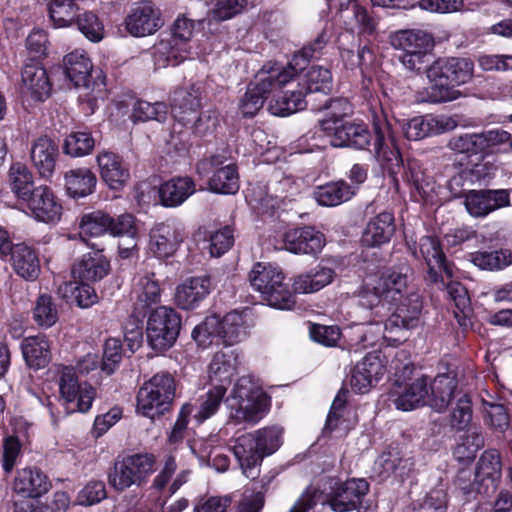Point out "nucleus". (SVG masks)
<instances>
[{"label": "nucleus", "mask_w": 512, "mask_h": 512, "mask_svg": "<svg viewBox=\"0 0 512 512\" xmlns=\"http://www.w3.org/2000/svg\"><path fill=\"white\" fill-rule=\"evenodd\" d=\"M336 276L334 267L328 262L321 261L313 269L299 274L294 278L293 288L296 293H315L331 284Z\"/></svg>", "instance_id": "obj_33"}, {"label": "nucleus", "mask_w": 512, "mask_h": 512, "mask_svg": "<svg viewBox=\"0 0 512 512\" xmlns=\"http://www.w3.org/2000/svg\"><path fill=\"white\" fill-rule=\"evenodd\" d=\"M373 127L375 132L374 150L377 157L383 161L398 163L400 152L394 128L383 111L380 115H374Z\"/></svg>", "instance_id": "obj_23"}, {"label": "nucleus", "mask_w": 512, "mask_h": 512, "mask_svg": "<svg viewBox=\"0 0 512 512\" xmlns=\"http://www.w3.org/2000/svg\"><path fill=\"white\" fill-rule=\"evenodd\" d=\"M131 299L134 312L138 315L145 313L150 306L160 302L161 288L153 274L138 279L132 289Z\"/></svg>", "instance_id": "obj_36"}, {"label": "nucleus", "mask_w": 512, "mask_h": 512, "mask_svg": "<svg viewBox=\"0 0 512 512\" xmlns=\"http://www.w3.org/2000/svg\"><path fill=\"white\" fill-rule=\"evenodd\" d=\"M51 488L48 476L38 468L25 467L17 471L13 482L14 491L27 498H39Z\"/></svg>", "instance_id": "obj_30"}, {"label": "nucleus", "mask_w": 512, "mask_h": 512, "mask_svg": "<svg viewBox=\"0 0 512 512\" xmlns=\"http://www.w3.org/2000/svg\"><path fill=\"white\" fill-rule=\"evenodd\" d=\"M306 93H327L332 87L330 70L321 66H312L305 75Z\"/></svg>", "instance_id": "obj_58"}, {"label": "nucleus", "mask_w": 512, "mask_h": 512, "mask_svg": "<svg viewBox=\"0 0 512 512\" xmlns=\"http://www.w3.org/2000/svg\"><path fill=\"white\" fill-rule=\"evenodd\" d=\"M33 319L42 328H50L58 321V309L50 295L42 294L37 298Z\"/></svg>", "instance_id": "obj_54"}, {"label": "nucleus", "mask_w": 512, "mask_h": 512, "mask_svg": "<svg viewBox=\"0 0 512 512\" xmlns=\"http://www.w3.org/2000/svg\"><path fill=\"white\" fill-rule=\"evenodd\" d=\"M419 252L428 266L429 277L433 282L439 281V275L443 272L447 278H452V267L446 262L439 241L430 236L420 239Z\"/></svg>", "instance_id": "obj_32"}, {"label": "nucleus", "mask_w": 512, "mask_h": 512, "mask_svg": "<svg viewBox=\"0 0 512 512\" xmlns=\"http://www.w3.org/2000/svg\"><path fill=\"white\" fill-rule=\"evenodd\" d=\"M194 31V22L185 16L178 17L172 28V39L160 41L154 47V63L157 68L176 66L190 57L186 42L191 39Z\"/></svg>", "instance_id": "obj_11"}, {"label": "nucleus", "mask_w": 512, "mask_h": 512, "mask_svg": "<svg viewBox=\"0 0 512 512\" xmlns=\"http://www.w3.org/2000/svg\"><path fill=\"white\" fill-rule=\"evenodd\" d=\"M410 269L406 266L390 268L379 275L367 276L359 291L362 306L372 308L381 301L397 302L406 293Z\"/></svg>", "instance_id": "obj_3"}, {"label": "nucleus", "mask_w": 512, "mask_h": 512, "mask_svg": "<svg viewBox=\"0 0 512 512\" xmlns=\"http://www.w3.org/2000/svg\"><path fill=\"white\" fill-rule=\"evenodd\" d=\"M284 248L294 254L317 255L326 244L323 233L311 226L290 229L283 235Z\"/></svg>", "instance_id": "obj_21"}, {"label": "nucleus", "mask_w": 512, "mask_h": 512, "mask_svg": "<svg viewBox=\"0 0 512 512\" xmlns=\"http://www.w3.org/2000/svg\"><path fill=\"white\" fill-rule=\"evenodd\" d=\"M246 5V0H218L208 13V20L225 21L239 14Z\"/></svg>", "instance_id": "obj_62"}, {"label": "nucleus", "mask_w": 512, "mask_h": 512, "mask_svg": "<svg viewBox=\"0 0 512 512\" xmlns=\"http://www.w3.org/2000/svg\"><path fill=\"white\" fill-rule=\"evenodd\" d=\"M239 366L238 353L234 349L216 352L209 365V378L211 381L225 384L227 387L237 374Z\"/></svg>", "instance_id": "obj_39"}, {"label": "nucleus", "mask_w": 512, "mask_h": 512, "mask_svg": "<svg viewBox=\"0 0 512 512\" xmlns=\"http://www.w3.org/2000/svg\"><path fill=\"white\" fill-rule=\"evenodd\" d=\"M479 133H464L451 137L448 141V148L455 153L467 156L484 152Z\"/></svg>", "instance_id": "obj_57"}, {"label": "nucleus", "mask_w": 512, "mask_h": 512, "mask_svg": "<svg viewBox=\"0 0 512 512\" xmlns=\"http://www.w3.org/2000/svg\"><path fill=\"white\" fill-rule=\"evenodd\" d=\"M429 396V382L424 376L396 381L391 390L393 404L402 411H411L428 404Z\"/></svg>", "instance_id": "obj_16"}, {"label": "nucleus", "mask_w": 512, "mask_h": 512, "mask_svg": "<svg viewBox=\"0 0 512 512\" xmlns=\"http://www.w3.org/2000/svg\"><path fill=\"white\" fill-rule=\"evenodd\" d=\"M227 386L225 384H215L208 388L199 399V407L194 418L202 423L214 416L220 409L222 403H225Z\"/></svg>", "instance_id": "obj_45"}, {"label": "nucleus", "mask_w": 512, "mask_h": 512, "mask_svg": "<svg viewBox=\"0 0 512 512\" xmlns=\"http://www.w3.org/2000/svg\"><path fill=\"white\" fill-rule=\"evenodd\" d=\"M64 178L67 193L73 198L90 195L97 183L96 176L88 168L71 169L65 173Z\"/></svg>", "instance_id": "obj_43"}, {"label": "nucleus", "mask_w": 512, "mask_h": 512, "mask_svg": "<svg viewBox=\"0 0 512 512\" xmlns=\"http://www.w3.org/2000/svg\"><path fill=\"white\" fill-rule=\"evenodd\" d=\"M184 239L181 228L172 223H160L150 233L149 248L158 258H168Z\"/></svg>", "instance_id": "obj_27"}, {"label": "nucleus", "mask_w": 512, "mask_h": 512, "mask_svg": "<svg viewBox=\"0 0 512 512\" xmlns=\"http://www.w3.org/2000/svg\"><path fill=\"white\" fill-rule=\"evenodd\" d=\"M248 314L246 312L231 311L220 319V338L227 346L243 341L248 334Z\"/></svg>", "instance_id": "obj_40"}, {"label": "nucleus", "mask_w": 512, "mask_h": 512, "mask_svg": "<svg viewBox=\"0 0 512 512\" xmlns=\"http://www.w3.org/2000/svg\"><path fill=\"white\" fill-rule=\"evenodd\" d=\"M472 263L482 270H502L512 264V252L501 249L471 254Z\"/></svg>", "instance_id": "obj_49"}, {"label": "nucleus", "mask_w": 512, "mask_h": 512, "mask_svg": "<svg viewBox=\"0 0 512 512\" xmlns=\"http://www.w3.org/2000/svg\"><path fill=\"white\" fill-rule=\"evenodd\" d=\"M22 355L31 368L45 367L50 360V346L45 335L25 338L21 343Z\"/></svg>", "instance_id": "obj_42"}, {"label": "nucleus", "mask_w": 512, "mask_h": 512, "mask_svg": "<svg viewBox=\"0 0 512 512\" xmlns=\"http://www.w3.org/2000/svg\"><path fill=\"white\" fill-rule=\"evenodd\" d=\"M9 183L18 199L24 200L32 192L33 175L23 163H14L9 169Z\"/></svg>", "instance_id": "obj_53"}, {"label": "nucleus", "mask_w": 512, "mask_h": 512, "mask_svg": "<svg viewBox=\"0 0 512 512\" xmlns=\"http://www.w3.org/2000/svg\"><path fill=\"white\" fill-rule=\"evenodd\" d=\"M218 155L198 163L199 173L212 172L209 179V188L214 193L235 194L239 190V175L235 164Z\"/></svg>", "instance_id": "obj_15"}, {"label": "nucleus", "mask_w": 512, "mask_h": 512, "mask_svg": "<svg viewBox=\"0 0 512 512\" xmlns=\"http://www.w3.org/2000/svg\"><path fill=\"white\" fill-rule=\"evenodd\" d=\"M390 43L402 52L398 58L405 69L420 71L429 61L433 38L423 30H399L390 35Z\"/></svg>", "instance_id": "obj_9"}, {"label": "nucleus", "mask_w": 512, "mask_h": 512, "mask_svg": "<svg viewBox=\"0 0 512 512\" xmlns=\"http://www.w3.org/2000/svg\"><path fill=\"white\" fill-rule=\"evenodd\" d=\"M482 406L485 413V423L496 432L504 433L510 424L506 408L500 403H494L485 399H482Z\"/></svg>", "instance_id": "obj_56"}, {"label": "nucleus", "mask_w": 512, "mask_h": 512, "mask_svg": "<svg viewBox=\"0 0 512 512\" xmlns=\"http://www.w3.org/2000/svg\"><path fill=\"white\" fill-rule=\"evenodd\" d=\"M259 448L254 433H246L239 436L232 447L242 472L247 478L255 479L260 474L259 467L264 455Z\"/></svg>", "instance_id": "obj_22"}, {"label": "nucleus", "mask_w": 512, "mask_h": 512, "mask_svg": "<svg viewBox=\"0 0 512 512\" xmlns=\"http://www.w3.org/2000/svg\"><path fill=\"white\" fill-rule=\"evenodd\" d=\"M21 77L24 96L39 102L45 101L50 96L52 84L44 67L37 63L26 64Z\"/></svg>", "instance_id": "obj_28"}, {"label": "nucleus", "mask_w": 512, "mask_h": 512, "mask_svg": "<svg viewBox=\"0 0 512 512\" xmlns=\"http://www.w3.org/2000/svg\"><path fill=\"white\" fill-rule=\"evenodd\" d=\"M95 140L88 132H72L63 144V152L71 157H82L91 153Z\"/></svg>", "instance_id": "obj_55"}, {"label": "nucleus", "mask_w": 512, "mask_h": 512, "mask_svg": "<svg viewBox=\"0 0 512 512\" xmlns=\"http://www.w3.org/2000/svg\"><path fill=\"white\" fill-rule=\"evenodd\" d=\"M78 6L73 0H51L48 4L49 16L55 27H68L78 17Z\"/></svg>", "instance_id": "obj_51"}, {"label": "nucleus", "mask_w": 512, "mask_h": 512, "mask_svg": "<svg viewBox=\"0 0 512 512\" xmlns=\"http://www.w3.org/2000/svg\"><path fill=\"white\" fill-rule=\"evenodd\" d=\"M501 457L496 449H489L482 453L475 471V479L480 482L490 481L492 485L501 477Z\"/></svg>", "instance_id": "obj_47"}, {"label": "nucleus", "mask_w": 512, "mask_h": 512, "mask_svg": "<svg viewBox=\"0 0 512 512\" xmlns=\"http://www.w3.org/2000/svg\"><path fill=\"white\" fill-rule=\"evenodd\" d=\"M23 202L26 203L27 213L38 221L53 223L61 217L62 206L46 185L35 187Z\"/></svg>", "instance_id": "obj_18"}, {"label": "nucleus", "mask_w": 512, "mask_h": 512, "mask_svg": "<svg viewBox=\"0 0 512 512\" xmlns=\"http://www.w3.org/2000/svg\"><path fill=\"white\" fill-rule=\"evenodd\" d=\"M284 279L281 268L271 263L258 262L249 274L252 287L261 293L269 306L290 310L295 305V298Z\"/></svg>", "instance_id": "obj_5"}, {"label": "nucleus", "mask_w": 512, "mask_h": 512, "mask_svg": "<svg viewBox=\"0 0 512 512\" xmlns=\"http://www.w3.org/2000/svg\"><path fill=\"white\" fill-rule=\"evenodd\" d=\"M97 163L103 181L111 189L120 190L128 182L129 168L118 154L102 151L97 155Z\"/></svg>", "instance_id": "obj_29"}, {"label": "nucleus", "mask_w": 512, "mask_h": 512, "mask_svg": "<svg viewBox=\"0 0 512 512\" xmlns=\"http://www.w3.org/2000/svg\"><path fill=\"white\" fill-rule=\"evenodd\" d=\"M323 133L333 147H350L362 150L371 141V134L367 126L359 122L328 121L323 124Z\"/></svg>", "instance_id": "obj_14"}, {"label": "nucleus", "mask_w": 512, "mask_h": 512, "mask_svg": "<svg viewBox=\"0 0 512 512\" xmlns=\"http://www.w3.org/2000/svg\"><path fill=\"white\" fill-rule=\"evenodd\" d=\"M63 66L66 77L75 87L81 88L79 100L93 113L106 90L103 81H90L93 68L91 60L83 51L76 50L64 57Z\"/></svg>", "instance_id": "obj_7"}, {"label": "nucleus", "mask_w": 512, "mask_h": 512, "mask_svg": "<svg viewBox=\"0 0 512 512\" xmlns=\"http://www.w3.org/2000/svg\"><path fill=\"white\" fill-rule=\"evenodd\" d=\"M227 422L255 425L269 412L270 397L247 377H241L226 397Z\"/></svg>", "instance_id": "obj_2"}, {"label": "nucleus", "mask_w": 512, "mask_h": 512, "mask_svg": "<svg viewBox=\"0 0 512 512\" xmlns=\"http://www.w3.org/2000/svg\"><path fill=\"white\" fill-rule=\"evenodd\" d=\"M447 294L454 303L457 310L454 311L455 318L462 327L468 326L470 314V298L467 289L457 281H449L446 284Z\"/></svg>", "instance_id": "obj_48"}, {"label": "nucleus", "mask_w": 512, "mask_h": 512, "mask_svg": "<svg viewBox=\"0 0 512 512\" xmlns=\"http://www.w3.org/2000/svg\"><path fill=\"white\" fill-rule=\"evenodd\" d=\"M509 205L507 190H471L465 195V207L474 217H484Z\"/></svg>", "instance_id": "obj_25"}, {"label": "nucleus", "mask_w": 512, "mask_h": 512, "mask_svg": "<svg viewBox=\"0 0 512 512\" xmlns=\"http://www.w3.org/2000/svg\"><path fill=\"white\" fill-rule=\"evenodd\" d=\"M181 326L178 313L171 307L159 306L148 316L147 339L153 349L165 351L176 341Z\"/></svg>", "instance_id": "obj_12"}, {"label": "nucleus", "mask_w": 512, "mask_h": 512, "mask_svg": "<svg viewBox=\"0 0 512 512\" xmlns=\"http://www.w3.org/2000/svg\"><path fill=\"white\" fill-rule=\"evenodd\" d=\"M112 217L102 211H94L82 216L79 224L80 235L99 237L110 233Z\"/></svg>", "instance_id": "obj_50"}, {"label": "nucleus", "mask_w": 512, "mask_h": 512, "mask_svg": "<svg viewBox=\"0 0 512 512\" xmlns=\"http://www.w3.org/2000/svg\"><path fill=\"white\" fill-rule=\"evenodd\" d=\"M307 102L303 91H293L290 95L278 96L269 103V110L275 116L285 117L305 109Z\"/></svg>", "instance_id": "obj_52"}, {"label": "nucleus", "mask_w": 512, "mask_h": 512, "mask_svg": "<svg viewBox=\"0 0 512 512\" xmlns=\"http://www.w3.org/2000/svg\"><path fill=\"white\" fill-rule=\"evenodd\" d=\"M200 100V85L192 84L188 88L178 89L172 97L171 113L184 126L191 125L195 132L205 134L215 129L217 115L209 111L198 114Z\"/></svg>", "instance_id": "obj_6"}, {"label": "nucleus", "mask_w": 512, "mask_h": 512, "mask_svg": "<svg viewBox=\"0 0 512 512\" xmlns=\"http://www.w3.org/2000/svg\"><path fill=\"white\" fill-rule=\"evenodd\" d=\"M175 396V381L162 372L145 382L137 394V412L154 419L169 410Z\"/></svg>", "instance_id": "obj_8"}, {"label": "nucleus", "mask_w": 512, "mask_h": 512, "mask_svg": "<svg viewBox=\"0 0 512 512\" xmlns=\"http://www.w3.org/2000/svg\"><path fill=\"white\" fill-rule=\"evenodd\" d=\"M195 192V181L189 176L174 177L159 187L160 201L165 207H178Z\"/></svg>", "instance_id": "obj_35"}, {"label": "nucleus", "mask_w": 512, "mask_h": 512, "mask_svg": "<svg viewBox=\"0 0 512 512\" xmlns=\"http://www.w3.org/2000/svg\"><path fill=\"white\" fill-rule=\"evenodd\" d=\"M406 177L424 201L433 202L434 196L437 194L436 183L433 177L427 175L417 162L409 163Z\"/></svg>", "instance_id": "obj_46"}, {"label": "nucleus", "mask_w": 512, "mask_h": 512, "mask_svg": "<svg viewBox=\"0 0 512 512\" xmlns=\"http://www.w3.org/2000/svg\"><path fill=\"white\" fill-rule=\"evenodd\" d=\"M155 470V458L150 454H135L114 463L108 482L117 491L141 486Z\"/></svg>", "instance_id": "obj_10"}, {"label": "nucleus", "mask_w": 512, "mask_h": 512, "mask_svg": "<svg viewBox=\"0 0 512 512\" xmlns=\"http://www.w3.org/2000/svg\"><path fill=\"white\" fill-rule=\"evenodd\" d=\"M395 232L394 216L390 212H382L372 218L362 236V242L368 247H375L390 241Z\"/></svg>", "instance_id": "obj_38"}, {"label": "nucleus", "mask_w": 512, "mask_h": 512, "mask_svg": "<svg viewBox=\"0 0 512 512\" xmlns=\"http://www.w3.org/2000/svg\"><path fill=\"white\" fill-rule=\"evenodd\" d=\"M60 399L67 413L90 410L96 397L95 388L87 382H79L73 367H63L59 379Z\"/></svg>", "instance_id": "obj_13"}, {"label": "nucleus", "mask_w": 512, "mask_h": 512, "mask_svg": "<svg viewBox=\"0 0 512 512\" xmlns=\"http://www.w3.org/2000/svg\"><path fill=\"white\" fill-rule=\"evenodd\" d=\"M386 370L385 357L380 352L368 353L352 370V390L360 394L369 392L384 376Z\"/></svg>", "instance_id": "obj_17"}, {"label": "nucleus", "mask_w": 512, "mask_h": 512, "mask_svg": "<svg viewBox=\"0 0 512 512\" xmlns=\"http://www.w3.org/2000/svg\"><path fill=\"white\" fill-rule=\"evenodd\" d=\"M211 290L212 282L209 276L187 278L176 288L175 303L181 309H194L210 294Z\"/></svg>", "instance_id": "obj_26"}, {"label": "nucleus", "mask_w": 512, "mask_h": 512, "mask_svg": "<svg viewBox=\"0 0 512 512\" xmlns=\"http://www.w3.org/2000/svg\"><path fill=\"white\" fill-rule=\"evenodd\" d=\"M457 381L454 377L449 375H438L433 383L429 384L430 396L428 405L434 410L441 412L444 411L450 404L452 398L460 393H456Z\"/></svg>", "instance_id": "obj_41"}, {"label": "nucleus", "mask_w": 512, "mask_h": 512, "mask_svg": "<svg viewBox=\"0 0 512 512\" xmlns=\"http://www.w3.org/2000/svg\"><path fill=\"white\" fill-rule=\"evenodd\" d=\"M59 156L57 143L47 136L37 138L30 150V157L34 167L42 177H51Z\"/></svg>", "instance_id": "obj_34"}, {"label": "nucleus", "mask_w": 512, "mask_h": 512, "mask_svg": "<svg viewBox=\"0 0 512 512\" xmlns=\"http://www.w3.org/2000/svg\"><path fill=\"white\" fill-rule=\"evenodd\" d=\"M110 271V262L100 253H87L72 267L75 282L95 283L103 279Z\"/></svg>", "instance_id": "obj_31"}, {"label": "nucleus", "mask_w": 512, "mask_h": 512, "mask_svg": "<svg viewBox=\"0 0 512 512\" xmlns=\"http://www.w3.org/2000/svg\"><path fill=\"white\" fill-rule=\"evenodd\" d=\"M220 332V319L217 316H209L193 329L192 338L199 346L207 347L214 337H220Z\"/></svg>", "instance_id": "obj_61"}, {"label": "nucleus", "mask_w": 512, "mask_h": 512, "mask_svg": "<svg viewBox=\"0 0 512 512\" xmlns=\"http://www.w3.org/2000/svg\"><path fill=\"white\" fill-rule=\"evenodd\" d=\"M369 491V484L363 478H352L336 484L332 489L328 503L334 512L355 510Z\"/></svg>", "instance_id": "obj_19"}, {"label": "nucleus", "mask_w": 512, "mask_h": 512, "mask_svg": "<svg viewBox=\"0 0 512 512\" xmlns=\"http://www.w3.org/2000/svg\"><path fill=\"white\" fill-rule=\"evenodd\" d=\"M313 194L320 205L333 207L350 200L355 190L345 181H337L318 186Z\"/></svg>", "instance_id": "obj_44"}, {"label": "nucleus", "mask_w": 512, "mask_h": 512, "mask_svg": "<svg viewBox=\"0 0 512 512\" xmlns=\"http://www.w3.org/2000/svg\"><path fill=\"white\" fill-rule=\"evenodd\" d=\"M325 43L326 39L324 34H321L312 45L304 47L301 53L294 57L293 61L295 64L290 63L287 66H281L276 63L265 64L256 73L250 85L254 90L262 94L264 98L270 94L276 93L297 77L298 69L295 65H298L299 59H312L317 57L316 53L324 47Z\"/></svg>", "instance_id": "obj_4"}, {"label": "nucleus", "mask_w": 512, "mask_h": 512, "mask_svg": "<svg viewBox=\"0 0 512 512\" xmlns=\"http://www.w3.org/2000/svg\"><path fill=\"white\" fill-rule=\"evenodd\" d=\"M396 310L402 314L406 327L414 328L418 325L419 316L422 310V301L417 293H409L406 297L399 299Z\"/></svg>", "instance_id": "obj_60"}, {"label": "nucleus", "mask_w": 512, "mask_h": 512, "mask_svg": "<svg viewBox=\"0 0 512 512\" xmlns=\"http://www.w3.org/2000/svg\"><path fill=\"white\" fill-rule=\"evenodd\" d=\"M472 402L467 394H461L457 398L455 407L451 413V425L457 430H464L472 421Z\"/></svg>", "instance_id": "obj_63"}, {"label": "nucleus", "mask_w": 512, "mask_h": 512, "mask_svg": "<svg viewBox=\"0 0 512 512\" xmlns=\"http://www.w3.org/2000/svg\"><path fill=\"white\" fill-rule=\"evenodd\" d=\"M456 119L447 115H425L412 118L403 124L402 129L408 140H420L425 137L438 135L455 129Z\"/></svg>", "instance_id": "obj_20"}, {"label": "nucleus", "mask_w": 512, "mask_h": 512, "mask_svg": "<svg viewBox=\"0 0 512 512\" xmlns=\"http://www.w3.org/2000/svg\"><path fill=\"white\" fill-rule=\"evenodd\" d=\"M12 267L17 275L27 281H34L40 274V261L34 249L24 243L14 245L10 254Z\"/></svg>", "instance_id": "obj_37"}, {"label": "nucleus", "mask_w": 512, "mask_h": 512, "mask_svg": "<svg viewBox=\"0 0 512 512\" xmlns=\"http://www.w3.org/2000/svg\"><path fill=\"white\" fill-rule=\"evenodd\" d=\"M474 63L468 58H439L426 70L428 86L425 100L430 103H443L456 100L460 96L457 86L471 80Z\"/></svg>", "instance_id": "obj_1"}, {"label": "nucleus", "mask_w": 512, "mask_h": 512, "mask_svg": "<svg viewBox=\"0 0 512 512\" xmlns=\"http://www.w3.org/2000/svg\"><path fill=\"white\" fill-rule=\"evenodd\" d=\"M383 329V338L393 343H401L407 339L406 322L397 310L385 321Z\"/></svg>", "instance_id": "obj_64"}, {"label": "nucleus", "mask_w": 512, "mask_h": 512, "mask_svg": "<svg viewBox=\"0 0 512 512\" xmlns=\"http://www.w3.org/2000/svg\"><path fill=\"white\" fill-rule=\"evenodd\" d=\"M167 106L162 102L150 103L147 101H137L133 106V121L156 120L163 122L166 119Z\"/></svg>", "instance_id": "obj_59"}, {"label": "nucleus", "mask_w": 512, "mask_h": 512, "mask_svg": "<svg viewBox=\"0 0 512 512\" xmlns=\"http://www.w3.org/2000/svg\"><path fill=\"white\" fill-rule=\"evenodd\" d=\"M163 25L161 13L150 2L133 7L126 18V28L134 36L151 35Z\"/></svg>", "instance_id": "obj_24"}]
</instances>
